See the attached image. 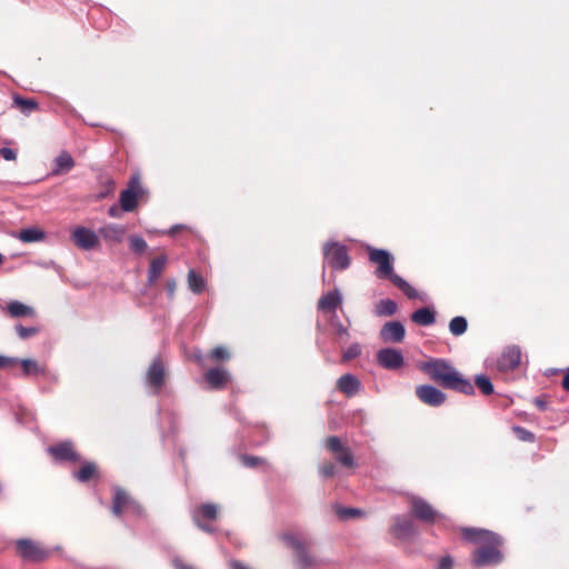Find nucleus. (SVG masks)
<instances>
[{
    "mask_svg": "<svg viewBox=\"0 0 569 569\" xmlns=\"http://www.w3.org/2000/svg\"><path fill=\"white\" fill-rule=\"evenodd\" d=\"M465 539L479 545V548L472 553V563L476 567H485L499 563L502 555L499 550L500 538L488 530L477 528L462 529Z\"/></svg>",
    "mask_w": 569,
    "mask_h": 569,
    "instance_id": "f257e3e1",
    "label": "nucleus"
},
{
    "mask_svg": "<svg viewBox=\"0 0 569 569\" xmlns=\"http://www.w3.org/2000/svg\"><path fill=\"white\" fill-rule=\"evenodd\" d=\"M420 369L425 371L432 380L447 389H452L465 395H473V385L457 371L448 361L442 359H432L423 362Z\"/></svg>",
    "mask_w": 569,
    "mask_h": 569,
    "instance_id": "f03ea898",
    "label": "nucleus"
},
{
    "mask_svg": "<svg viewBox=\"0 0 569 569\" xmlns=\"http://www.w3.org/2000/svg\"><path fill=\"white\" fill-rule=\"evenodd\" d=\"M325 261L336 270H345L350 264L348 250L338 242H327L323 246Z\"/></svg>",
    "mask_w": 569,
    "mask_h": 569,
    "instance_id": "7ed1b4c3",
    "label": "nucleus"
},
{
    "mask_svg": "<svg viewBox=\"0 0 569 569\" xmlns=\"http://www.w3.org/2000/svg\"><path fill=\"white\" fill-rule=\"evenodd\" d=\"M369 259L378 266L376 274L379 279H389L392 282L393 273V259L392 256L383 249L369 248Z\"/></svg>",
    "mask_w": 569,
    "mask_h": 569,
    "instance_id": "20e7f679",
    "label": "nucleus"
},
{
    "mask_svg": "<svg viewBox=\"0 0 569 569\" xmlns=\"http://www.w3.org/2000/svg\"><path fill=\"white\" fill-rule=\"evenodd\" d=\"M409 502L411 512L418 520L427 523H433L435 521L442 519V516L423 498L410 496Z\"/></svg>",
    "mask_w": 569,
    "mask_h": 569,
    "instance_id": "39448f33",
    "label": "nucleus"
},
{
    "mask_svg": "<svg viewBox=\"0 0 569 569\" xmlns=\"http://www.w3.org/2000/svg\"><path fill=\"white\" fill-rule=\"evenodd\" d=\"M71 240L76 247L81 250L90 251L97 249L100 244L99 232L78 226L71 231Z\"/></svg>",
    "mask_w": 569,
    "mask_h": 569,
    "instance_id": "423d86ee",
    "label": "nucleus"
},
{
    "mask_svg": "<svg viewBox=\"0 0 569 569\" xmlns=\"http://www.w3.org/2000/svg\"><path fill=\"white\" fill-rule=\"evenodd\" d=\"M142 193L139 177L130 179L128 187L120 192L119 201L121 209L126 212L133 211L138 203V198Z\"/></svg>",
    "mask_w": 569,
    "mask_h": 569,
    "instance_id": "0eeeda50",
    "label": "nucleus"
},
{
    "mask_svg": "<svg viewBox=\"0 0 569 569\" xmlns=\"http://www.w3.org/2000/svg\"><path fill=\"white\" fill-rule=\"evenodd\" d=\"M17 549L20 556L29 561L39 562L48 558L49 551L29 539L17 541Z\"/></svg>",
    "mask_w": 569,
    "mask_h": 569,
    "instance_id": "6e6552de",
    "label": "nucleus"
},
{
    "mask_svg": "<svg viewBox=\"0 0 569 569\" xmlns=\"http://www.w3.org/2000/svg\"><path fill=\"white\" fill-rule=\"evenodd\" d=\"M378 363L388 370H397L405 363L401 351L392 348H383L377 352Z\"/></svg>",
    "mask_w": 569,
    "mask_h": 569,
    "instance_id": "1a4fd4ad",
    "label": "nucleus"
},
{
    "mask_svg": "<svg viewBox=\"0 0 569 569\" xmlns=\"http://www.w3.org/2000/svg\"><path fill=\"white\" fill-rule=\"evenodd\" d=\"M326 446L335 453L336 459L342 466L348 468H353L356 466L351 451L341 443L338 437H329L326 441Z\"/></svg>",
    "mask_w": 569,
    "mask_h": 569,
    "instance_id": "9d476101",
    "label": "nucleus"
},
{
    "mask_svg": "<svg viewBox=\"0 0 569 569\" xmlns=\"http://www.w3.org/2000/svg\"><path fill=\"white\" fill-rule=\"evenodd\" d=\"M283 542L297 552L299 565L303 568L313 565V560L306 553V542L296 533H283L281 536Z\"/></svg>",
    "mask_w": 569,
    "mask_h": 569,
    "instance_id": "9b49d317",
    "label": "nucleus"
},
{
    "mask_svg": "<svg viewBox=\"0 0 569 569\" xmlns=\"http://www.w3.org/2000/svg\"><path fill=\"white\" fill-rule=\"evenodd\" d=\"M416 393L423 403L431 407H439L446 401V395L430 385L418 386Z\"/></svg>",
    "mask_w": 569,
    "mask_h": 569,
    "instance_id": "f8f14e48",
    "label": "nucleus"
},
{
    "mask_svg": "<svg viewBox=\"0 0 569 569\" xmlns=\"http://www.w3.org/2000/svg\"><path fill=\"white\" fill-rule=\"evenodd\" d=\"M123 509H130L137 513L141 511L140 506L133 501L124 490L117 488L113 496L112 512L116 516H120Z\"/></svg>",
    "mask_w": 569,
    "mask_h": 569,
    "instance_id": "ddd939ff",
    "label": "nucleus"
},
{
    "mask_svg": "<svg viewBox=\"0 0 569 569\" xmlns=\"http://www.w3.org/2000/svg\"><path fill=\"white\" fill-rule=\"evenodd\" d=\"M521 352L518 347H508L499 357L497 368L499 371H509L520 363Z\"/></svg>",
    "mask_w": 569,
    "mask_h": 569,
    "instance_id": "4468645a",
    "label": "nucleus"
},
{
    "mask_svg": "<svg viewBox=\"0 0 569 569\" xmlns=\"http://www.w3.org/2000/svg\"><path fill=\"white\" fill-rule=\"evenodd\" d=\"M391 533L399 539H407L416 535V527L410 518L396 516L391 526Z\"/></svg>",
    "mask_w": 569,
    "mask_h": 569,
    "instance_id": "2eb2a0df",
    "label": "nucleus"
},
{
    "mask_svg": "<svg viewBox=\"0 0 569 569\" xmlns=\"http://www.w3.org/2000/svg\"><path fill=\"white\" fill-rule=\"evenodd\" d=\"M406 330L401 322L390 321L387 322L380 330V338L385 342H401L405 338Z\"/></svg>",
    "mask_w": 569,
    "mask_h": 569,
    "instance_id": "dca6fc26",
    "label": "nucleus"
},
{
    "mask_svg": "<svg viewBox=\"0 0 569 569\" xmlns=\"http://www.w3.org/2000/svg\"><path fill=\"white\" fill-rule=\"evenodd\" d=\"M127 230L123 226L108 223L99 229V236L107 242L121 243Z\"/></svg>",
    "mask_w": 569,
    "mask_h": 569,
    "instance_id": "f3484780",
    "label": "nucleus"
},
{
    "mask_svg": "<svg viewBox=\"0 0 569 569\" xmlns=\"http://www.w3.org/2000/svg\"><path fill=\"white\" fill-rule=\"evenodd\" d=\"M164 367L160 358L153 359L148 371L147 381L150 386L159 389L163 383Z\"/></svg>",
    "mask_w": 569,
    "mask_h": 569,
    "instance_id": "a211bd4d",
    "label": "nucleus"
},
{
    "mask_svg": "<svg viewBox=\"0 0 569 569\" xmlns=\"http://www.w3.org/2000/svg\"><path fill=\"white\" fill-rule=\"evenodd\" d=\"M337 387L347 397H352L359 392L361 383L356 376L347 373L338 379Z\"/></svg>",
    "mask_w": 569,
    "mask_h": 569,
    "instance_id": "6ab92c4d",
    "label": "nucleus"
},
{
    "mask_svg": "<svg viewBox=\"0 0 569 569\" xmlns=\"http://www.w3.org/2000/svg\"><path fill=\"white\" fill-rule=\"evenodd\" d=\"M49 452L57 460L61 461H78L80 459L79 455L73 450L71 442H62L57 446L50 447Z\"/></svg>",
    "mask_w": 569,
    "mask_h": 569,
    "instance_id": "aec40b11",
    "label": "nucleus"
},
{
    "mask_svg": "<svg viewBox=\"0 0 569 569\" xmlns=\"http://www.w3.org/2000/svg\"><path fill=\"white\" fill-rule=\"evenodd\" d=\"M230 375L221 368H213L207 371L206 380L211 388L220 389L228 382Z\"/></svg>",
    "mask_w": 569,
    "mask_h": 569,
    "instance_id": "412c9836",
    "label": "nucleus"
},
{
    "mask_svg": "<svg viewBox=\"0 0 569 569\" xmlns=\"http://www.w3.org/2000/svg\"><path fill=\"white\" fill-rule=\"evenodd\" d=\"M342 298L340 292L336 289L323 295L319 302L318 308L321 311H336V309L341 305Z\"/></svg>",
    "mask_w": 569,
    "mask_h": 569,
    "instance_id": "4be33fe9",
    "label": "nucleus"
},
{
    "mask_svg": "<svg viewBox=\"0 0 569 569\" xmlns=\"http://www.w3.org/2000/svg\"><path fill=\"white\" fill-rule=\"evenodd\" d=\"M74 167V161L72 157L67 152L62 151L54 159V168L52 170L53 176H59L62 172H68Z\"/></svg>",
    "mask_w": 569,
    "mask_h": 569,
    "instance_id": "5701e85b",
    "label": "nucleus"
},
{
    "mask_svg": "<svg viewBox=\"0 0 569 569\" xmlns=\"http://www.w3.org/2000/svg\"><path fill=\"white\" fill-rule=\"evenodd\" d=\"M392 283L398 287L409 299L426 300L425 295H420L409 282L402 279L400 276L392 277Z\"/></svg>",
    "mask_w": 569,
    "mask_h": 569,
    "instance_id": "b1692460",
    "label": "nucleus"
},
{
    "mask_svg": "<svg viewBox=\"0 0 569 569\" xmlns=\"http://www.w3.org/2000/svg\"><path fill=\"white\" fill-rule=\"evenodd\" d=\"M167 262V257L164 254L152 259L149 266L148 270V282L151 284L158 280V278L161 276L164 266Z\"/></svg>",
    "mask_w": 569,
    "mask_h": 569,
    "instance_id": "393cba45",
    "label": "nucleus"
},
{
    "mask_svg": "<svg viewBox=\"0 0 569 569\" xmlns=\"http://www.w3.org/2000/svg\"><path fill=\"white\" fill-rule=\"evenodd\" d=\"M7 309L9 313L16 318L34 316V310L31 307L17 300L9 302Z\"/></svg>",
    "mask_w": 569,
    "mask_h": 569,
    "instance_id": "a878e982",
    "label": "nucleus"
},
{
    "mask_svg": "<svg viewBox=\"0 0 569 569\" xmlns=\"http://www.w3.org/2000/svg\"><path fill=\"white\" fill-rule=\"evenodd\" d=\"M411 320L420 326H430L435 322V313L428 308H420L411 315Z\"/></svg>",
    "mask_w": 569,
    "mask_h": 569,
    "instance_id": "bb28decb",
    "label": "nucleus"
},
{
    "mask_svg": "<svg viewBox=\"0 0 569 569\" xmlns=\"http://www.w3.org/2000/svg\"><path fill=\"white\" fill-rule=\"evenodd\" d=\"M44 238L46 233L38 228H27L18 234V239L26 243L42 241Z\"/></svg>",
    "mask_w": 569,
    "mask_h": 569,
    "instance_id": "cd10ccee",
    "label": "nucleus"
},
{
    "mask_svg": "<svg viewBox=\"0 0 569 569\" xmlns=\"http://www.w3.org/2000/svg\"><path fill=\"white\" fill-rule=\"evenodd\" d=\"M398 306L391 299H382L375 306V313L379 317L392 316L397 312Z\"/></svg>",
    "mask_w": 569,
    "mask_h": 569,
    "instance_id": "c85d7f7f",
    "label": "nucleus"
},
{
    "mask_svg": "<svg viewBox=\"0 0 569 569\" xmlns=\"http://www.w3.org/2000/svg\"><path fill=\"white\" fill-rule=\"evenodd\" d=\"M188 286L193 293H201L206 289L204 279L193 269L188 272Z\"/></svg>",
    "mask_w": 569,
    "mask_h": 569,
    "instance_id": "c756f323",
    "label": "nucleus"
},
{
    "mask_svg": "<svg viewBox=\"0 0 569 569\" xmlns=\"http://www.w3.org/2000/svg\"><path fill=\"white\" fill-rule=\"evenodd\" d=\"M219 507L214 503H204L201 505L198 509L193 510L197 512L200 518L204 519H214L218 515Z\"/></svg>",
    "mask_w": 569,
    "mask_h": 569,
    "instance_id": "7c9ffc66",
    "label": "nucleus"
},
{
    "mask_svg": "<svg viewBox=\"0 0 569 569\" xmlns=\"http://www.w3.org/2000/svg\"><path fill=\"white\" fill-rule=\"evenodd\" d=\"M468 327L467 320L463 317H455L449 322V330L453 336H461L466 332Z\"/></svg>",
    "mask_w": 569,
    "mask_h": 569,
    "instance_id": "2f4dec72",
    "label": "nucleus"
},
{
    "mask_svg": "<svg viewBox=\"0 0 569 569\" xmlns=\"http://www.w3.org/2000/svg\"><path fill=\"white\" fill-rule=\"evenodd\" d=\"M97 471V467L93 462H86L81 469L74 472V478L81 482L88 481Z\"/></svg>",
    "mask_w": 569,
    "mask_h": 569,
    "instance_id": "473e14b6",
    "label": "nucleus"
},
{
    "mask_svg": "<svg viewBox=\"0 0 569 569\" xmlns=\"http://www.w3.org/2000/svg\"><path fill=\"white\" fill-rule=\"evenodd\" d=\"M21 367L26 376H38L43 373V369L32 359L21 360Z\"/></svg>",
    "mask_w": 569,
    "mask_h": 569,
    "instance_id": "72a5a7b5",
    "label": "nucleus"
},
{
    "mask_svg": "<svg viewBox=\"0 0 569 569\" xmlns=\"http://www.w3.org/2000/svg\"><path fill=\"white\" fill-rule=\"evenodd\" d=\"M475 383L479 388V390L485 395L489 396L493 393V385L489 380V378L485 375H478L475 377Z\"/></svg>",
    "mask_w": 569,
    "mask_h": 569,
    "instance_id": "f704fd0d",
    "label": "nucleus"
},
{
    "mask_svg": "<svg viewBox=\"0 0 569 569\" xmlns=\"http://www.w3.org/2000/svg\"><path fill=\"white\" fill-rule=\"evenodd\" d=\"M13 102L23 112H31L38 108V103L32 99L16 97Z\"/></svg>",
    "mask_w": 569,
    "mask_h": 569,
    "instance_id": "c9c22d12",
    "label": "nucleus"
},
{
    "mask_svg": "<svg viewBox=\"0 0 569 569\" xmlns=\"http://www.w3.org/2000/svg\"><path fill=\"white\" fill-rule=\"evenodd\" d=\"M129 244L131 250L136 253H142L148 247L146 240L140 236H131L129 238Z\"/></svg>",
    "mask_w": 569,
    "mask_h": 569,
    "instance_id": "e433bc0d",
    "label": "nucleus"
},
{
    "mask_svg": "<svg viewBox=\"0 0 569 569\" xmlns=\"http://www.w3.org/2000/svg\"><path fill=\"white\" fill-rule=\"evenodd\" d=\"M360 353H361V346L359 343H352L345 350V352L342 355V360L343 361L352 360V359L359 357Z\"/></svg>",
    "mask_w": 569,
    "mask_h": 569,
    "instance_id": "4c0bfd02",
    "label": "nucleus"
},
{
    "mask_svg": "<svg viewBox=\"0 0 569 569\" xmlns=\"http://www.w3.org/2000/svg\"><path fill=\"white\" fill-rule=\"evenodd\" d=\"M230 357L229 351L224 347H216L210 352V358L214 361L228 360Z\"/></svg>",
    "mask_w": 569,
    "mask_h": 569,
    "instance_id": "58836bf2",
    "label": "nucleus"
},
{
    "mask_svg": "<svg viewBox=\"0 0 569 569\" xmlns=\"http://www.w3.org/2000/svg\"><path fill=\"white\" fill-rule=\"evenodd\" d=\"M513 431L522 441L532 442L535 440L533 433L522 427H515Z\"/></svg>",
    "mask_w": 569,
    "mask_h": 569,
    "instance_id": "ea45409f",
    "label": "nucleus"
},
{
    "mask_svg": "<svg viewBox=\"0 0 569 569\" xmlns=\"http://www.w3.org/2000/svg\"><path fill=\"white\" fill-rule=\"evenodd\" d=\"M240 459H241L242 463L249 468L258 467L264 462L263 459H261L259 457L247 456V455L241 456Z\"/></svg>",
    "mask_w": 569,
    "mask_h": 569,
    "instance_id": "a19ab883",
    "label": "nucleus"
},
{
    "mask_svg": "<svg viewBox=\"0 0 569 569\" xmlns=\"http://www.w3.org/2000/svg\"><path fill=\"white\" fill-rule=\"evenodd\" d=\"M16 330H17V332H18V336H19L21 339H27V338H29V337H31V336L36 335V333H37V331H38L36 328H32V327L27 328V327H23V326H21V325H18V326L16 327Z\"/></svg>",
    "mask_w": 569,
    "mask_h": 569,
    "instance_id": "79ce46f5",
    "label": "nucleus"
},
{
    "mask_svg": "<svg viewBox=\"0 0 569 569\" xmlns=\"http://www.w3.org/2000/svg\"><path fill=\"white\" fill-rule=\"evenodd\" d=\"M361 511L359 509L353 508H341L338 510V516L342 519H348L355 516L360 515Z\"/></svg>",
    "mask_w": 569,
    "mask_h": 569,
    "instance_id": "37998d69",
    "label": "nucleus"
},
{
    "mask_svg": "<svg viewBox=\"0 0 569 569\" xmlns=\"http://www.w3.org/2000/svg\"><path fill=\"white\" fill-rule=\"evenodd\" d=\"M0 156L7 161H13L17 159V152L10 148H0Z\"/></svg>",
    "mask_w": 569,
    "mask_h": 569,
    "instance_id": "c03bdc74",
    "label": "nucleus"
},
{
    "mask_svg": "<svg viewBox=\"0 0 569 569\" xmlns=\"http://www.w3.org/2000/svg\"><path fill=\"white\" fill-rule=\"evenodd\" d=\"M335 472H336V467L333 463H326L320 467V473L323 477H331L335 475Z\"/></svg>",
    "mask_w": 569,
    "mask_h": 569,
    "instance_id": "a18cd8bd",
    "label": "nucleus"
},
{
    "mask_svg": "<svg viewBox=\"0 0 569 569\" xmlns=\"http://www.w3.org/2000/svg\"><path fill=\"white\" fill-rule=\"evenodd\" d=\"M177 282L174 279H168L166 282V290L168 293V297L172 299L176 293Z\"/></svg>",
    "mask_w": 569,
    "mask_h": 569,
    "instance_id": "49530a36",
    "label": "nucleus"
},
{
    "mask_svg": "<svg viewBox=\"0 0 569 569\" xmlns=\"http://www.w3.org/2000/svg\"><path fill=\"white\" fill-rule=\"evenodd\" d=\"M452 559L450 557H443L438 565V569H452Z\"/></svg>",
    "mask_w": 569,
    "mask_h": 569,
    "instance_id": "de8ad7c7",
    "label": "nucleus"
},
{
    "mask_svg": "<svg viewBox=\"0 0 569 569\" xmlns=\"http://www.w3.org/2000/svg\"><path fill=\"white\" fill-rule=\"evenodd\" d=\"M192 519L196 522V525L206 532H212V528L206 525H202L199 520V516L197 512H192Z\"/></svg>",
    "mask_w": 569,
    "mask_h": 569,
    "instance_id": "09e8293b",
    "label": "nucleus"
},
{
    "mask_svg": "<svg viewBox=\"0 0 569 569\" xmlns=\"http://www.w3.org/2000/svg\"><path fill=\"white\" fill-rule=\"evenodd\" d=\"M17 363V359L0 356V368Z\"/></svg>",
    "mask_w": 569,
    "mask_h": 569,
    "instance_id": "8fccbe9b",
    "label": "nucleus"
},
{
    "mask_svg": "<svg viewBox=\"0 0 569 569\" xmlns=\"http://www.w3.org/2000/svg\"><path fill=\"white\" fill-rule=\"evenodd\" d=\"M335 328H336V331H337V333L339 336H346V337L349 336L348 329L343 325H341L340 322L335 325Z\"/></svg>",
    "mask_w": 569,
    "mask_h": 569,
    "instance_id": "3c124183",
    "label": "nucleus"
},
{
    "mask_svg": "<svg viewBox=\"0 0 569 569\" xmlns=\"http://www.w3.org/2000/svg\"><path fill=\"white\" fill-rule=\"evenodd\" d=\"M173 566H174L177 569H194V568H193V567H191V566L184 565V563L182 562V560H181V559H178V558L173 559Z\"/></svg>",
    "mask_w": 569,
    "mask_h": 569,
    "instance_id": "603ef678",
    "label": "nucleus"
},
{
    "mask_svg": "<svg viewBox=\"0 0 569 569\" xmlns=\"http://www.w3.org/2000/svg\"><path fill=\"white\" fill-rule=\"evenodd\" d=\"M230 568L231 569H249L248 567H246L243 563H241L239 561H231Z\"/></svg>",
    "mask_w": 569,
    "mask_h": 569,
    "instance_id": "864d4df0",
    "label": "nucleus"
},
{
    "mask_svg": "<svg viewBox=\"0 0 569 569\" xmlns=\"http://www.w3.org/2000/svg\"><path fill=\"white\" fill-rule=\"evenodd\" d=\"M533 403L540 409V410H545L546 409V402L540 399V398H535L533 399Z\"/></svg>",
    "mask_w": 569,
    "mask_h": 569,
    "instance_id": "5fc2aeb1",
    "label": "nucleus"
},
{
    "mask_svg": "<svg viewBox=\"0 0 569 569\" xmlns=\"http://www.w3.org/2000/svg\"><path fill=\"white\" fill-rule=\"evenodd\" d=\"M562 387L565 390L569 391V371L563 377Z\"/></svg>",
    "mask_w": 569,
    "mask_h": 569,
    "instance_id": "6e6d98bb",
    "label": "nucleus"
},
{
    "mask_svg": "<svg viewBox=\"0 0 569 569\" xmlns=\"http://www.w3.org/2000/svg\"><path fill=\"white\" fill-rule=\"evenodd\" d=\"M118 211H119L118 208L116 206H112V207L109 208L108 213H109L110 217H117L118 216Z\"/></svg>",
    "mask_w": 569,
    "mask_h": 569,
    "instance_id": "4d7b16f0",
    "label": "nucleus"
},
{
    "mask_svg": "<svg viewBox=\"0 0 569 569\" xmlns=\"http://www.w3.org/2000/svg\"><path fill=\"white\" fill-rule=\"evenodd\" d=\"M3 262V256L0 253V264Z\"/></svg>",
    "mask_w": 569,
    "mask_h": 569,
    "instance_id": "13d9d810",
    "label": "nucleus"
}]
</instances>
